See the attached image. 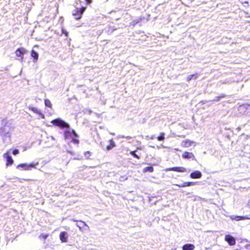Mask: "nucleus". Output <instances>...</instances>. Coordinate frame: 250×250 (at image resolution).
I'll return each instance as SVG.
<instances>
[{"instance_id": "obj_1", "label": "nucleus", "mask_w": 250, "mask_h": 250, "mask_svg": "<svg viewBox=\"0 0 250 250\" xmlns=\"http://www.w3.org/2000/svg\"><path fill=\"white\" fill-rule=\"evenodd\" d=\"M64 135L66 140H71V142L75 144H78L79 142V140L76 138L77 134L74 130H70L69 129L65 130Z\"/></svg>"}, {"instance_id": "obj_2", "label": "nucleus", "mask_w": 250, "mask_h": 250, "mask_svg": "<svg viewBox=\"0 0 250 250\" xmlns=\"http://www.w3.org/2000/svg\"><path fill=\"white\" fill-rule=\"evenodd\" d=\"M39 165V162H33L30 164H22L19 165L17 168L24 170H30L31 168H35L36 166Z\"/></svg>"}, {"instance_id": "obj_3", "label": "nucleus", "mask_w": 250, "mask_h": 250, "mask_svg": "<svg viewBox=\"0 0 250 250\" xmlns=\"http://www.w3.org/2000/svg\"><path fill=\"white\" fill-rule=\"evenodd\" d=\"M51 123L55 126L60 127L61 128L66 127L69 128V125L64 121L60 118L53 120L51 121Z\"/></svg>"}, {"instance_id": "obj_4", "label": "nucleus", "mask_w": 250, "mask_h": 250, "mask_svg": "<svg viewBox=\"0 0 250 250\" xmlns=\"http://www.w3.org/2000/svg\"><path fill=\"white\" fill-rule=\"evenodd\" d=\"M86 7H82L81 8H77L76 9L73 11L72 15L75 17V19L76 20H79L82 18V15Z\"/></svg>"}, {"instance_id": "obj_5", "label": "nucleus", "mask_w": 250, "mask_h": 250, "mask_svg": "<svg viewBox=\"0 0 250 250\" xmlns=\"http://www.w3.org/2000/svg\"><path fill=\"white\" fill-rule=\"evenodd\" d=\"M196 144V143L193 141L186 139L182 142L181 146L183 147L188 148L192 146H195Z\"/></svg>"}, {"instance_id": "obj_6", "label": "nucleus", "mask_w": 250, "mask_h": 250, "mask_svg": "<svg viewBox=\"0 0 250 250\" xmlns=\"http://www.w3.org/2000/svg\"><path fill=\"white\" fill-rule=\"evenodd\" d=\"M26 50L23 48H19L16 50L15 54L17 57L20 58V61H22L23 59V55L26 53Z\"/></svg>"}, {"instance_id": "obj_7", "label": "nucleus", "mask_w": 250, "mask_h": 250, "mask_svg": "<svg viewBox=\"0 0 250 250\" xmlns=\"http://www.w3.org/2000/svg\"><path fill=\"white\" fill-rule=\"evenodd\" d=\"M167 171H174L179 172H187V169L186 168L183 167H173L168 168L166 169Z\"/></svg>"}, {"instance_id": "obj_8", "label": "nucleus", "mask_w": 250, "mask_h": 250, "mask_svg": "<svg viewBox=\"0 0 250 250\" xmlns=\"http://www.w3.org/2000/svg\"><path fill=\"white\" fill-rule=\"evenodd\" d=\"M182 158L184 159H192L195 160V156L192 152L185 151L182 154Z\"/></svg>"}, {"instance_id": "obj_9", "label": "nucleus", "mask_w": 250, "mask_h": 250, "mask_svg": "<svg viewBox=\"0 0 250 250\" xmlns=\"http://www.w3.org/2000/svg\"><path fill=\"white\" fill-rule=\"evenodd\" d=\"M225 240L231 246H233L235 244V240L234 238L230 235H226Z\"/></svg>"}, {"instance_id": "obj_10", "label": "nucleus", "mask_w": 250, "mask_h": 250, "mask_svg": "<svg viewBox=\"0 0 250 250\" xmlns=\"http://www.w3.org/2000/svg\"><path fill=\"white\" fill-rule=\"evenodd\" d=\"M202 173L198 170L193 171L190 175V178L192 179L200 178L202 177Z\"/></svg>"}, {"instance_id": "obj_11", "label": "nucleus", "mask_w": 250, "mask_h": 250, "mask_svg": "<svg viewBox=\"0 0 250 250\" xmlns=\"http://www.w3.org/2000/svg\"><path fill=\"white\" fill-rule=\"evenodd\" d=\"M3 156L4 158L6 159L7 164L6 165H12L13 163V160L9 154L8 153H5L3 154Z\"/></svg>"}, {"instance_id": "obj_12", "label": "nucleus", "mask_w": 250, "mask_h": 250, "mask_svg": "<svg viewBox=\"0 0 250 250\" xmlns=\"http://www.w3.org/2000/svg\"><path fill=\"white\" fill-rule=\"evenodd\" d=\"M68 235L66 232H62L60 234V238L62 242H66Z\"/></svg>"}, {"instance_id": "obj_13", "label": "nucleus", "mask_w": 250, "mask_h": 250, "mask_svg": "<svg viewBox=\"0 0 250 250\" xmlns=\"http://www.w3.org/2000/svg\"><path fill=\"white\" fill-rule=\"evenodd\" d=\"M230 218L232 219V220H235L236 221H239V220H246V219H250V218L247 217V216H234V215H232V216H231L230 217Z\"/></svg>"}, {"instance_id": "obj_14", "label": "nucleus", "mask_w": 250, "mask_h": 250, "mask_svg": "<svg viewBox=\"0 0 250 250\" xmlns=\"http://www.w3.org/2000/svg\"><path fill=\"white\" fill-rule=\"evenodd\" d=\"M194 249V245L191 244H187L182 247L183 250H193Z\"/></svg>"}, {"instance_id": "obj_15", "label": "nucleus", "mask_w": 250, "mask_h": 250, "mask_svg": "<svg viewBox=\"0 0 250 250\" xmlns=\"http://www.w3.org/2000/svg\"><path fill=\"white\" fill-rule=\"evenodd\" d=\"M31 55L32 57L34 58V62H37L38 59V53L35 51L34 50H32L31 51Z\"/></svg>"}, {"instance_id": "obj_16", "label": "nucleus", "mask_w": 250, "mask_h": 250, "mask_svg": "<svg viewBox=\"0 0 250 250\" xmlns=\"http://www.w3.org/2000/svg\"><path fill=\"white\" fill-rule=\"evenodd\" d=\"M110 145L106 147V149L107 150H110L112 149L115 146V143L113 142L112 139L109 140Z\"/></svg>"}, {"instance_id": "obj_17", "label": "nucleus", "mask_w": 250, "mask_h": 250, "mask_svg": "<svg viewBox=\"0 0 250 250\" xmlns=\"http://www.w3.org/2000/svg\"><path fill=\"white\" fill-rule=\"evenodd\" d=\"M29 109L33 111L34 113H37L38 114H41L40 111L36 107L29 106Z\"/></svg>"}, {"instance_id": "obj_18", "label": "nucleus", "mask_w": 250, "mask_h": 250, "mask_svg": "<svg viewBox=\"0 0 250 250\" xmlns=\"http://www.w3.org/2000/svg\"><path fill=\"white\" fill-rule=\"evenodd\" d=\"M197 78V74H192L188 76L187 77V81L189 82L192 79H196Z\"/></svg>"}, {"instance_id": "obj_19", "label": "nucleus", "mask_w": 250, "mask_h": 250, "mask_svg": "<svg viewBox=\"0 0 250 250\" xmlns=\"http://www.w3.org/2000/svg\"><path fill=\"white\" fill-rule=\"evenodd\" d=\"M147 171H149L150 172H153V168L152 167H146L145 168H144V169H143L144 172H146Z\"/></svg>"}, {"instance_id": "obj_20", "label": "nucleus", "mask_w": 250, "mask_h": 250, "mask_svg": "<svg viewBox=\"0 0 250 250\" xmlns=\"http://www.w3.org/2000/svg\"><path fill=\"white\" fill-rule=\"evenodd\" d=\"M195 184V183H194V182H185V183H183L182 184V186H184V187H189V186H190L191 185H193Z\"/></svg>"}, {"instance_id": "obj_21", "label": "nucleus", "mask_w": 250, "mask_h": 250, "mask_svg": "<svg viewBox=\"0 0 250 250\" xmlns=\"http://www.w3.org/2000/svg\"><path fill=\"white\" fill-rule=\"evenodd\" d=\"M44 104H45V106L49 107H51L52 104L51 103V102L49 100L45 99L44 101Z\"/></svg>"}, {"instance_id": "obj_22", "label": "nucleus", "mask_w": 250, "mask_h": 250, "mask_svg": "<svg viewBox=\"0 0 250 250\" xmlns=\"http://www.w3.org/2000/svg\"><path fill=\"white\" fill-rule=\"evenodd\" d=\"M165 133L164 132H162L160 134V135L158 137L157 139L159 141H163L165 139Z\"/></svg>"}, {"instance_id": "obj_23", "label": "nucleus", "mask_w": 250, "mask_h": 250, "mask_svg": "<svg viewBox=\"0 0 250 250\" xmlns=\"http://www.w3.org/2000/svg\"><path fill=\"white\" fill-rule=\"evenodd\" d=\"M84 155L86 158H88L91 156V153L90 151H86L84 153Z\"/></svg>"}, {"instance_id": "obj_24", "label": "nucleus", "mask_w": 250, "mask_h": 250, "mask_svg": "<svg viewBox=\"0 0 250 250\" xmlns=\"http://www.w3.org/2000/svg\"><path fill=\"white\" fill-rule=\"evenodd\" d=\"M130 154L135 157L137 158V159H139V157L137 154H135L134 151H131Z\"/></svg>"}, {"instance_id": "obj_25", "label": "nucleus", "mask_w": 250, "mask_h": 250, "mask_svg": "<svg viewBox=\"0 0 250 250\" xmlns=\"http://www.w3.org/2000/svg\"><path fill=\"white\" fill-rule=\"evenodd\" d=\"M19 153V150L18 149H15L14 150H13V154L14 155H17L18 154V153Z\"/></svg>"}, {"instance_id": "obj_26", "label": "nucleus", "mask_w": 250, "mask_h": 250, "mask_svg": "<svg viewBox=\"0 0 250 250\" xmlns=\"http://www.w3.org/2000/svg\"><path fill=\"white\" fill-rule=\"evenodd\" d=\"M42 238L45 240L47 238V237H48V235L47 234H44V235H42Z\"/></svg>"}, {"instance_id": "obj_27", "label": "nucleus", "mask_w": 250, "mask_h": 250, "mask_svg": "<svg viewBox=\"0 0 250 250\" xmlns=\"http://www.w3.org/2000/svg\"><path fill=\"white\" fill-rule=\"evenodd\" d=\"M62 33L65 35L66 36L68 35V32L64 31L63 29L62 30Z\"/></svg>"}, {"instance_id": "obj_28", "label": "nucleus", "mask_w": 250, "mask_h": 250, "mask_svg": "<svg viewBox=\"0 0 250 250\" xmlns=\"http://www.w3.org/2000/svg\"><path fill=\"white\" fill-rule=\"evenodd\" d=\"M39 114V115H40L41 116L42 118V119H44V115H43V114H42V113H41V114Z\"/></svg>"}, {"instance_id": "obj_29", "label": "nucleus", "mask_w": 250, "mask_h": 250, "mask_svg": "<svg viewBox=\"0 0 250 250\" xmlns=\"http://www.w3.org/2000/svg\"><path fill=\"white\" fill-rule=\"evenodd\" d=\"M176 186H178L179 187H184V186H182V184H177V185H176Z\"/></svg>"}, {"instance_id": "obj_30", "label": "nucleus", "mask_w": 250, "mask_h": 250, "mask_svg": "<svg viewBox=\"0 0 250 250\" xmlns=\"http://www.w3.org/2000/svg\"><path fill=\"white\" fill-rule=\"evenodd\" d=\"M77 227H78L80 230H81L82 228L80 226V225L78 224H76Z\"/></svg>"}, {"instance_id": "obj_31", "label": "nucleus", "mask_w": 250, "mask_h": 250, "mask_svg": "<svg viewBox=\"0 0 250 250\" xmlns=\"http://www.w3.org/2000/svg\"><path fill=\"white\" fill-rule=\"evenodd\" d=\"M87 3H90L91 2V0H85Z\"/></svg>"}, {"instance_id": "obj_32", "label": "nucleus", "mask_w": 250, "mask_h": 250, "mask_svg": "<svg viewBox=\"0 0 250 250\" xmlns=\"http://www.w3.org/2000/svg\"><path fill=\"white\" fill-rule=\"evenodd\" d=\"M82 223H83V225L85 226H87V225L84 222H83V221H81Z\"/></svg>"}, {"instance_id": "obj_33", "label": "nucleus", "mask_w": 250, "mask_h": 250, "mask_svg": "<svg viewBox=\"0 0 250 250\" xmlns=\"http://www.w3.org/2000/svg\"><path fill=\"white\" fill-rule=\"evenodd\" d=\"M216 98H217V99H215V100L218 101V100H219V98H219V97H217Z\"/></svg>"}, {"instance_id": "obj_34", "label": "nucleus", "mask_w": 250, "mask_h": 250, "mask_svg": "<svg viewBox=\"0 0 250 250\" xmlns=\"http://www.w3.org/2000/svg\"><path fill=\"white\" fill-rule=\"evenodd\" d=\"M174 150H176V151H179V149L178 148H175Z\"/></svg>"}, {"instance_id": "obj_35", "label": "nucleus", "mask_w": 250, "mask_h": 250, "mask_svg": "<svg viewBox=\"0 0 250 250\" xmlns=\"http://www.w3.org/2000/svg\"><path fill=\"white\" fill-rule=\"evenodd\" d=\"M150 139H154V137H153V136L151 137H150Z\"/></svg>"}, {"instance_id": "obj_36", "label": "nucleus", "mask_w": 250, "mask_h": 250, "mask_svg": "<svg viewBox=\"0 0 250 250\" xmlns=\"http://www.w3.org/2000/svg\"><path fill=\"white\" fill-rule=\"evenodd\" d=\"M120 137L123 138L124 137L123 136H122V137L118 136V138H120Z\"/></svg>"}, {"instance_id": "obj_37", "label": "nucleus", "mask_w": 250, "mask_h": 250, "mask_svg": "<svg viewBox=\"0 0 250 250\" xmlns=\"http://www.w3.org/2000/svg\"><path fill=\"white\" fill-rule=\"evenodd\" d=\"M77 4H78V1L76 2Z\"/></svg>"}]
</instances>
